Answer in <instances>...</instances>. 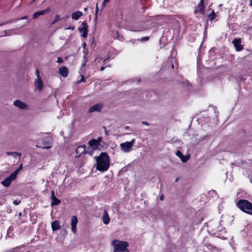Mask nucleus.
Here are the masks:
<instances>
[{"instance_id":"obj_1","label":"nucleus","mask_w":252,"mask_h":252,"mask_svg":"<svg viewBox=\"0 0 252 252\" xmlns=\"http://www.w3.org/2000/svg\"><path fill=\"white\" fill-rule=\"evenodd\" d=\"M96 169L101 172L107 171L110 166V158L106 153H101L96 158Z\"/></svg>"},{"instance_id":"obj_2","label":"nucleus","mask_w":252,"mask_h":252,"mask_svg":"<svg viewBox=\"0 0 252 252\" xmlns=\"http://www.w3.org/2000/svg\"><path fill=\"white\" fill-rule=\"evenodd\" d=\"M236 206L242 211L252 215V203L248 200L240 199L236 203Z\"/></svg>"},{"instance_id":"obj_3","label":"nucleus","mask_w":252,"mask_h":252,"mask_svg":"<svg viewBox=\"0 0 252 252\" xmlns=\"http://www.w3.org/2000/svg\"><path fill=\"white\" fill-rule=\"evenodd\" d=\"M112 245L114 247V252H129L127 249L128 246L127 242L114 240L112 241Z\"/></svg>"},{"instance_id":"obj_4","label":"nucleus","mask_w":252,"mask_h":252,"mask_svg":"<svg viewBox=\"0 0 252 252\" xmlns=\"http://www.w3.org/2000/svg\"><path fill=\"white\" fill-rule=\"evenodd\" d=\"M135 142V139H132L129 142H126L120 144L121 150L125 153H129L132 150V146Z\"/></svg>"},{"instance_id":"obj_5","label":"nucleus","mask_w":252,"mask_h":252,"mask_svg":"<svg viewBox=\"0 0 252 252\" xmlns=\"http://www.w3.org/2000/svg\"><path fill=\"white\" fill-rule=\"evenodd\" d=\"M88 25L85 21L82 22L80 25L78 30L79 32L81 33V36L83 37H87L88 35Z\"/></svg>"},{"instance_id":"obj_6","label":"nucleus","mask_w":252,"mask_h":252,"mask_svg":"<svg viewBox=\"0 0 252 252\" xmlns=\"http://www.w3.org/2000/svg\"><path fill=\"white\" fill-rule=\"evenodd\" d=\"M76 157H79L81 154H91V153L89 152L88 150L86 149V146L85 145H82L78 146L76 150Z\"/></svg>"},{"instance_id":"obj_7","label":"nucleus","mask_w":252,"mask_h":252,"mask_svg":"<svg viewBox=\"0 0 252 252\" xmlns=\"http://www.w3.org/2000/svg\"><path fill=\"white\" fill-rule=\"evenodd\" d=\"M78 222V219L76 216L71 217V229L73 233H75L77 230V224Z\"/></svg>"},{"instance_id":"obj_8","label":"nucleus","mask_w":252,"mask_h":252,"mask_svg":"<svg viewBox=\"0 0 252 252\" xmlns=\"http://www.w3.org/2000/svg\"><path fill=\"white\" fill-rule=\"evenodd\" d=\"M103 107V105L102 103L95 104L90 107L89 110V112L93 113L95 112H100Z\"/></svg>"},{"instance_id":"obj_9","label":"nucleus","mask_w":252,"mask_h":252,"mask_svg":"<svg viewBox=\"0 0 252 252\" xmlns=\"http://www.w3.org/2000/svg\"><path fill=\"white\" fill-rule=\"evenodd\" d=\"M232 43L237 51H240L243 49V46L241 44V40L240 38L234 39L232 41Z\"/></svg>"},{"instance_id":"obj_10","label":"nucleus","mask_w":252,"mask_h":252,"mask_svg":"<svg viewBox=\"0 0 252 252\" xmlns=\"http://www.w3.org/2000/svg\"><path fill=\"white\" fill-rule=\"evenodd\" d=\"M13 104L20 109L26 110L28 109V105L27 104L20 100H16L14 101Z\"/></svg>"},{"instance_id":"obj_11","label":"nucleus","mask_w":252,"mask_h":252,"mask_svg":"<svg viewBox=\"0 0 252 252\" xmlns=\"http://www.w3.org/2000/svg\"><path fill=\"white\" fill-rule=\"evenodd\" d=\"M51 199L52 200V201L51 202V206H54L56 205H58L61 203V200L58 199L55 196V192L53 190L51 191Z\"/></svg>"},{"instance_id":"obj_12","label":"nucleus","mask_w":252,"mask_h":252,"mask_svg":"<svg viewBox=\"0 0 252 252\" xmlns=\"http://www.w3.org/2000/svg\"><path fill=\"white\" fill-rule=\"evenodd\" d=\"M34 87L39 91H41L43 89V82L41 79H37L34 83Z\"/></svg>"},{"instance_id":"obj_13","label":"nucleus","mask_w":252,"mask_h":252,"mask_svg":"<svg viewBox=\"0 0 252 252\" xmlns=\"http://www.w3.org/2000/svg\"><path fill=\"white\" fill-rule=\"evenodd\" d=\"M13 180H14V179H13V178L11 177L10 175H9L1 182V184L3 186L5 187H8L10 185L11 182Z\"/></svg>"},{"instance_id":"obj_14","label":"nucleus","mask_w":252,"mask_h":252,"mask_svg":"<svg viewBox=\"0 0 252 252\" xmlns=\"http://www.w3.org/2000/svg\"><path fill=\"white\" fill-rule=\"evenodd\" d=\"M60 74L63 77H66L68 75V69L65 66H62L59 69Z\"/></svg>"},{"instance_id":"obj_15","label":"nucleus","mask_w":252,"mask_h":252,"mask_svg":"<svg viewBox=\"0 0 252 252\" xmlns=\"http://www.w3.org/2000/svg\"><path fill=\"white\" fill-rule=\"evenodd\" d=\"M102 221L104 224H107L110 222V218L107 210L103 211V215L102 217Z\"/></svg>"},{"instance_id":"obj_16","label":"nucleus","mask_w":252,"mask_h":252,"mask_svg":"<svg viewBox=\"0 0 252 252\" xmlns=\"http://www.w3.org/2000/svg\"><path fill=\"white\" fill-rule=\"evenodd\" d=\"M128 30L133 32H139L142 30V27L139 25H131L128 27Z\"/></svg>"},{"instance_id":"obj_17","label":"nucleus","mask_w":252,"mask_h":252,"mask_svg":"<svg viewBox=\"0 0 252 252\" xmlns=\"http://www.w3.org/2000/svg\"><path fill=\"white\" fill-rule=\"evenodd\" d=\"M89 145L93 149H96L100 146L97 142L95 139H92L89 141Z\"/></svg>"},{"instance_id":"obj_18","label":"nucleus","mask_w":252,"mask_h":252,"mask_svg":"<svg viewBox=\"0 0 252 252\" xmlns=\"http://www.w3.org/2000/svg\"><path fill=\"white\" fill-rule=\"evenodd\" d=\"M51 226L53 231L59 230L61 228V226L60 224V221L58 220H56L52 222Z\"/></svg>"},{"instance_id":"obj_19","label":"nucleus","mask_w":252,"mask_h":252,"mask_svg":"<svg viewBox=\"0 0 252 252\" xmlns=\"http://www.w3.org/2000/svg\"><path fill=\"white\" fill-rule=\"evenodd\" d=\"M176 155L180 158L183 162H186L187 161L188 159L187 157L183 155L180 151H177Z\"/></svg>"},{"instance_id":"obj_20","label":"nucleus","mask_w":252,"mask_h":252,"mask_svg":"<svg viewBox=\"0 0 252 252\" xmlns=\"http://www.w3.org/2000/svg\"><path fill=\"white\" fill-rule=\"evenodd\" d=\"M83 15V13L81 11H77L72 13V19L77 20L80 17H81Z\"/></svg>"},{"instance_id":"obj_21","label":"nucleus","mask_w":252,"mask_h":252,"mask_svg":"<svg viewBox=\"0 0 252 252\" xmlns=\"http://www.w3.org/2000/svg\"><path fill=\"white\" fill-rule=\"evenodd\" d=\"M5 154L8 156H11L14 158H20L21 156V154L17 152H6Z\"/></svg>"},{"instance_id":"obj_22","label":"nucleus","mask_w":252,"mask_h":252,"mask_svg":"<svg viewBox=\"0 0 252 252\" xmlns=\"http://www.w3.org/2000/svg\"><path fill=\"white\" fill-rule=\"evenodd\" d=\"M204 2L203 0H200V1L198 6V11L200 13H203L204 12Z\"/></svg>"},{"instance_id":"obj_23","label":"nucleus","mask_w":252,"mask_h":252,"mask_svg":"<svg viewBox=\"0 0 252 252\" xmlns=\"http://www.w3.org/2000/svg\"><path fill=\"white\" fill-rule=\"evenodd\" d=\"M213 230L215 231H222L223 230V227L221 226L220 221L219 222V225L217 226L216 228H213Z\"/></svg>"},{"instance_id":"obj_24","label":"nucleus","mask_w":252,"mask_h":252,"mask_svg":"<svg viewBox=\"0 0 252 252\" xmlns=\"http://www.w3.org/2000/svg\"><path fill=\"white\" fill-rule=\"evenodd\" d=\"M50 11V9L49 8H46L43 10H41L40 11H38L39 15H43L45 14L48 13Z\"/></svg>"},{"instance_id":"obj_25","label":"nucleus","mask_w":252,"mask_h":252,"mask_svg":"<svg viewBox=\"0 0 252 252\" xmlns=\"http://www.w3.org/2000/svg\"><path fill=\"white\" fill-rule=\"evenodd\" d=\"M216 17V14L214 11H212L208 16V20L213 21Z\"/></svg>"},{"instance_id":"obj_26","label":"nucleus","mask_w":252,"mask_h":252,"mask_svg":"<svg viewBox=\"0 0 252 252\" xmlns=\"http://www.w3.org/2000/svg\"><path fill=\"white\" fill-rule=\"evenodd\" d=\"M20 171H19L17 169H16L13 172H12L10 175L11 177L13 178L14 180L16 179L17 174Z\"/></svg>"},{"instance_id":"obj_27","label":"nucleus","mask_w":252,"mask_h":252,"mask_svg":"<svg viewBox=\"0 0 252 252\" xmlns=\"http://www.w3.org/2000/svg\"><path fill=\"white\" fill-rule=\"evenodd\" d=\"M60 20V16L58 15H57L56 16V17H55V19H54V20L52 22V25L53 24H54L55 23H56V22H57L58 21H59V20Z\"/></svg>"},{"instance_id":"obj_28","label":"nucleus","mask_w":252,"mask_h":252,"mask_svg":"<svg viewBox=\"0 0 252 252\" xmlns=\"http://www.w3.org/2000/svg\"><path fill=\"white\" fill-rule=\"evenodd\" d=\"M39 13L38 12H36L35 13H34L33 15V19H36L37 17H38L39 16Z\"/></svg>"},{"instance_id":"obj_29","label":"nucleus","mask_w":252,"mask_h":252,"mask_svg":"<svg viewBox=\"0 0 252 252\" xmlns=\"http://www.w3.org/2000/svg\"><path fill=\"white\" fill-rule=\"evenodd\" d=\"M149 39V37L145 36V37H142L141 39H140V40L141 41H146L148 40Z\"/></svg>"},{"instance_id":"obj_30","label":"nucleus","mask_w":252,"mask_h":252,"mask_svg":"<svg viewBox=\"0 0 252 252\" xmlns=\"http://www.w3.org/2000/svg\"><path fill=\"white\" fill-rule=\"evenodd\" d=\"M95 141H96V142L100 145V142L102 141V137H98L97 139H95Z\"/></svg>"},{"instance_id":"obj_31","label":"nucleus","mask_w":252,"mask_h":252,"mask_svg":"<svg viewBox=\"0 0 252 252\" xmlns=\"http://www.w3.org/2000/svg\"><path fill=\"white\" fill-rule=\"evenodd\" d=\"M98 6H97V4L96 5V9H95V19H97V13H98Z\"/></svg>"},{"instance_id":"obj_32","label":"nucleus","mask_w":252,"mask_h":252,"mask_svg":"<svg viewBox=\"0 0 252 252\" xmlns=\"http://www.w3.org/2000/svg\"><path fill=\"white\" fill-rule=\"evenodd\" d=\"M11 30H10V31L5 30L4 31L5 35H10L11 34Z\"/></svg>"},{"instance_id":"obj_33","label":"nucleus","mask_w":252,"mask_h":252,"mask_svg":"<svg viewBox=\"0 0 252 252\" xmlns=\"http://www.w3.org/2000/svg\"><path fill=\"white\" fill-rule=\"evenodd\" d=\"M36 76H37V79H41V78L40 77L39 71L38 69H36Z\"/></svg>"},{"instance_id":"obj_34","label":"nucleus","mask_w":252,"mask_h":252,"mask_svg":"<svg viewBox=\"0 0 252 252\" xmlns=\"http://www.w3.org/2000/svg\"><path fill=\"white\" fill-rule=\"evenodd\" d=\"M57 59H58V60L57 61V63H62L63 62V60L61 57H58Z\"/></svg>"},{"instance_id":"obj_35","label":"nucleus","mask_w":252,"mask_h":252,"mask_svg":"<svg viewBox=\"0 0 252 252\" xmlns=\"http://www.w3.org/2000/svg\"><path fill=\"white\" fill-rule=\"evenodd\" d=\"M85 81V77L83 75L81 76V78L80 81L78 82V83L82 82Z\"/></svg>"},{"instance_id":"obj_36","label":"nucleus","mask_w":252,"mask_h":252,"mask_svg":"<svg viewBox=\"0 0 252 252\" xmlns=\"http://www.w3.org/2000/svg\"><path fill=\"white\" fill-rule=\"evenodd\" d=\"M23 168V165L21 164L19 167L17 169L19 171H20Z\"/></svg>"},{"instance_id":"obj_37","label":"nucleus","mask_w":252,"mask_h":252,"mask_svg":"<svg viewBox=\"0 0 252 252\" xmlns=\"http://www.w3.org/2000/svg\"><path fill=\"white\" fill-rule=\"evenodd\" d=\"M142 124H143V125H147V126H149V124L146 122V121H143L142 122Z\"/></svg>"},{"instance_id":"obj_38","label":"nucleus","mask_w":252,"mask_h":252,"mask_svg":"<svg viewBox=\"0 0 252 252\" xmlns=\"http://www.w3.org/2000/svg\"><path fill=\"white\" fill-rule=\"evenodd\" d=\"M109 1V0H103V5H105L106 3H107L108 1Z\"/></svg>"},{"instance_id":"obj_39","label":"nucleus","mask_w":252,"mask_h":252,"mask_svg":"<svg viewBox=\"0 0 252 252\" xmlns=\"http://www.w3.org/2000/svg\"><path fill=\"white\" fill-rule=\"evenodd\" d=\"M20 203V201L19 202H17L16 201H14L13 202V203L15 205H17L18 204H19Z\"/></svg>"},{"instance_id":"obj_40","label":"nucleus","mask_w":252,"mask_h":252,"mask_svg":"<svg viewBox=\"0 0 252 252\" xmlns=\"http://www.w3.org/2000/svg\"><path fill=\"white\" fill-rule=\"evenodd\" d=\"M106 66H102L100 68V71H103L105 68Z\"/></svg>"},{"instance_id":"obj_41","label":"nucleus","mask_w":252,"mask_h":252,"mask_svg":"<svg viewBox=\"0 0 252 252\" xmlns=\"http://www.w3.org/2000/svg\"><path fill=\"white\" fill-rule=\"evenodd\" d=\"M86 62H87V61H85V62L82 64V67L85 66Z\"/></svg>"},{"instance_id":"obj_42","label":"nucleus","mask_w":252,"mask_h":252,"mask_svg":"<svg viewBox=\"0 0 252 252\" xmlns=\"http://www.w3.org/2000/svg\"><path fill=\"white\" fill-rule=\"evenodd\" d=\"M109 60V58H106V59H104V60H103V61H102L103 63V64H104V63H105V61H107V60Z\"/></svg>"},{"instance_id":"obj_43","label":"nucleus","mask_w":252,"mask_h":252,"mask_svg":"<svg viewBox=\"0 0 252 252\" xmlns=\"http://www.w3.org/2000/svg\"><path fill=\"white\" fill-rule=\"evenodd\" d=\"M66 29H71L72 30H73L74 29V28L73 27H69L68 28H66Z\"/></svg>"},{"instance_id":"obj_44","label":"nucleus","mask_w":252,"mask_h":252,"mask_svg":"<svg viewBox=\"0 0 252 252\" xmlns=\"http://www.w3.org/2000/svg\"><path fill=\"white\" fill-rule=\"evenodd\" d=\"M163 198H164L163 195H162L160 197V199L161 200H163Z\"/></svg>"},{"instance_id":"obj_45","label":"nucleus","mask_w":252,"mask_h":252,"mask_svg":"<svg viewBox=\"0 0 252 252\" xmlns=\"http://www.w3.org/2000/svg\"><path fill=\"white\" fill-rule=\"evenodd\" d=\"M249 5H250V6H252V0H250V3H249Z\"/></svg>"},{"instance_id":"obj_46","label":"nucleus","mask_w":252,"mask_h":252,"mask_svg":"<svg viewBox=\"0 0 252 252\" xmlns=\"http://www.w3.org/2000/svg\"><path fill=\"white\" fill-rule=\"evenodd\" d=\"M125 129H129V126H126L125 127Z\"/></svg>"},{"instance_id":"obj_47","label":"nucleus","mask_w":252,"mask_h":252,"mask_svg":"<svg viewBox=\"0 0 252 252\" xmlns=\"http://www.w3.org/2000/svg\"><path fill=\"white\" fill-rule=\"evenodd\" d=\"M179 178H177L175 180V182H177L178 181Z\"/></svg>"},{"instance_id":"obj_48","label":"nucleus","mask_w":252,"mask_h":252,"mask_svg":"<svg viewBox=\"0 0 252 252\" xmlns=\"http://www.w3.org/2000/svg\"><path fill=\"white\" fill-rule=\"evenodd\" d=\"M211 248H209L210 249H211L212 248H214V247L212 246V245H210Z\"/></svg>"},{"instance_id":"obj_49","label":"nucleus","mask_w":252,"mask_h":252,"mask_svg":"<svg viewBox=\"0 0 252 252\" xmlns=\"http://www.w3.org/2000/svg\"><path fill=\"white\" fill-rule=\"evenodd\" d=\"M174 64H172V68H174Z\"/></svg>"},{"instance_id":"obj_50","label":"nucleus","mask_w":252,"mask_h":252,"mask_svg":"<svg viewBox=\"0 0 252 252\" xmlns=\"http://www.w3.org/2000/svg\"><path fill=\"white\" fill-rule=\"evenodd\" d=\"M50 147H50V146H49V147H46V149H49V148H50Z\"/></svg>"},{"instance_id":"obj_51","label":"nucleus","mask_w":252,"mask_h":252,"mask_svg":"<svg viewBox=\"0 0 252 252\" xmlns=\"http://www.w3.org/2000/svg\"><path fill=\"white\" fill-rule=\"evenodd\" d=\"M83 46H84V47L86 46V44L85 43H84Z\"/></svg>"},{"instance_id":"obj_52","label":"nucleus","mask_w":252,"mask_h":252,"mask_svg":"<svg viewBox=\"0 0 252 252\" xmlns=\"http://www.w3.org/2000/svg\"><path fill=\"white\" fill-rule=\"evenodd\" d=\"M86 9H87V8H84V10H86Z\"/></svg>"},{"instance_id":"obj_53","label":"nucleus","mask_w":252,"mask_h":252,"mask_svg":"<svg viewBox=\"0 0 252 252\" xmlns=\"http://www.w3.org/2000/svg\"><path fill=\"white\" fill-rule=\"evenodd\" d=\"M35 0H32L33 1H34Z\"/></svg>"},{"instance_id":"obj_54","label":"nucleus","mask_w":252,"mask_h":252,"mask_svg":"<svg viewBox=\"0 0 252 252\" xmlns=\"http://www.w3.org/2000/svg\"><path fill=\"white\" fill-rule=\"evenodd\" d=\"M251 182H252V180L251 181Z\"/></svg>"}]
</instances>
